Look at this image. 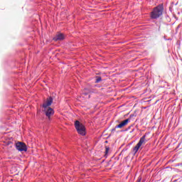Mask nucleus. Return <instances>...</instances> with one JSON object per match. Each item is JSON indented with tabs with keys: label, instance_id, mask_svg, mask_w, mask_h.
Wrapping results in <instances>:
<instances>
[{
	"label": "nucleus",
	"instance_id": "nucleus-1",
	"mask_svg": "<svg viewBox=\"0 0 182 182\" xmlns=\"http://www.w3.org/2000/svg\"><path fill=\"white\" fill-rule=\"evenodd\" d=\"M52 103H53V99L50 97L43 105V112H45L46 116L48 117V119L50 116H53L55 113L53 109L50 107Z\"/></svg>",
	"mask_w": 182,
	"mask_h": 182
},
{
	"label": "nucleus",
	"instance_id": "nucleus-2",
	"mask_svg": "<svg viewBox=\"0 0 182 182\" xmlns=\"http://www.w3.org/2000/svg\"><path fill=\"white\" fill-rule=\"evenodd\" d=\"M163 15V5H159L154 9L153 11L151 13V18L152 19H157Z\"/></svg>",
	"mask_w": 182,
	"mask_h": 182
},
{
	"label": "nucleus",
	"instance_id": "nucleus-3",
	"mask_svg": "<svg viewBox=\"0 0 182 182\" xmlns=\"http://www.w3.org/2000/svg\"><path fill=\"white\" fill-rule=\"evenodd\" d=\"M75 126L78 134H80L81 136H85L86 134V128H85V126L82 125V123L79 121H75Z\"/></svg>",
	"mask_w": 182,
	"mask_h": 182
},
{
	"label": "nucleus",
	"instance_id": "nucleus-4",
	"mask_svg": "<svg viewBox=\"0 0 182 182\" xmlns=\"http://www.w3.org/2000/svg\"><path fill=\"white\" fill-rule=\"evenodd\" d=\"M146 143H147V140H146V135H144L142 137L140 138L139 141L133 149L134 153L136 154V153L139 151V149H140V147H141L142 146H144Z\"/></svg>",
	"mask_w": 182,
	"mask_h": 182
},
{
	"label": "nucleus",
	"instance_id": "nucleus-5",
	"mask_svg": "<svg viewBox=\"0 0 182 182\" xmlns=\"http://www.w3.org/2000/svg\"><path fill=\"white\" fill-rule=\"evenodd\" d=\"M16 148L18 150V151H26V150H28L26 145L23 142L16 143Z\"/></svg>",
	"mask_w": 182,
	"mask_h": 182
},
{
	"label": "nucleus",
	"instance_id": "nucleus-6",
	"mask_svg": "<svg viewBox=\"0 0 182 182\" xmlns=\"http://www.w3.org/2000/svg\"><path fill=\"white\" fill-rule=\"evenodd\" d=\"M65 39V35L62 33H58L55 35V36L53 38V41H63Z\"/></svg>",
	"mask_w": 182,
	"mask_h": 182
},
{
	"label": "nucleus",
	"instance_id": "nucleus-7",
	"mask_svg": "<svg viewBox=\"0 0 182 182\" xmlns=\"http://www.w3.org/2000/svg\"><path fill=\"white\" fill-rule=\"evenodd\" d=\"M130 122V119H127L124 120L122 122H121L119 124L117 125L115 127V129H122V127H124V126H127V124Z\"/></svg>",
	"mask_w": 182,
	"mask_h": 182
},
{
	"label": "nucleus",
	"instance_id": "nucleus-8",
	"mask_svg": "<svg viewBox=\"0 0 182 182\" xmlns=\"http://www.w3.org/2000/svg\"><path fill=\"white\" fill-rule=\"evenodd\" d=\"M100 80H102V78H101L100 77H98L96 79L95 83H99V82H100Z\"/></svg>",
	"mask_w": 182,
	"mask_h": 182
},
{
	"label": "nucleus",
	"instance_id": "nucleus-9",
	"mask_svg": "<svg viewBox=\"0 0 182 182\" xmlns=\"http://www.w3.org/2000/svg\"><path fill=\"white\" fill-rule=\"evenodd\" d=\"M87 92H83V95H85V96H87V95H89V90H85Z\"/></svg>",
	"mask_w": 182,
	"mask_h": 182
},
{
	"label": "nucleus",
	"instance_id": "nucleus-10",
	"mask_svg": "<svg viewBox=\"0 0 182 182\" xmlns=\"http://www.w3.org/2000/svg\"><path fill=\"white\" fill-rule=\"evenodd\" d=\"M109 151V148H106V153H108Z\"/></svg>",
	"mask_w": 182,
	"mask_h": 182
},
{
	"label": "nucleus",
	"instance_id": "nucleus-11",
	"mask_svg": "<svg viewBox=\"0 0 182 182\" xmlns=\"http://www.w3.org/2000/svg\"><path fill=\"white\" fill-rule=\"evenodd\" d=\"M87 97L89 99V97H90V95H88Z\"/></svg>",
	"mask_w": 182,
	"mask_h": 182
},
{
	"label": "nucleus",
	"instance_id": "nucleus-12",
	"mask_svg": "<svg viewBox=\"0 0 182 182\" xmlns=\"http://www.w3.org/2000/svg\"><path fill=\"white\" fill-rule=\"evenodd\" d=\"M138 182H140V181H138Z\"/></svg>",
	"mask_w": 182,
	"mask_h": 182
}]
</instances>
